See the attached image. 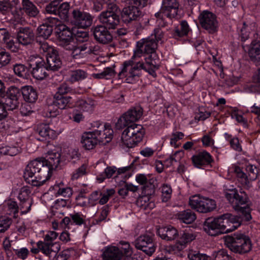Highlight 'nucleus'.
<instances>
[{"label": "nucleus", "instance_id": "nucleus-1", "mask_svg": "<svg viewBox=\"0 0 260 260\" xmlns=\"http://www.w3.org/2000/svg\"><path fill=\"white\" fill-rule=\"evenodd\" d=\"M60 153L56 150L49 151L46 158L36 159L26 167L23 174L25 180L34 186L42 185L51 176V171L55 169L60 162Z\"/></svg>", "mask_w": 260, "mask_h": 260}, {"label": "nucleus", "instance_id": "nucleus-2", "mask_svg": "<svg viewBox=\"0 0 260 260\" xmlns=\"http://www.w3.org/2000/svg\"><path fill=\"white\" fill-rule=\"evenodd\" d=\"M164 32L160 28L154 29L153 34L147 38L142 39L138 41V44L142 47L146 54H149L148 57L145 58V62H148L154 69H158L159 66L156 64L157 58L155 50L157 48V42L161 41L164 37Z\"/></svg>", "mask_w": 260, "mask_h": 260}, {"label": "nucleus", "instance_id": "nucleus-3", "mask_svg": "<svg viewBox=\"0 0 260 260\" xmlns=\"http://www.w3.org/2000/svg\"><path fill=\"white\" fill-rule=\"evenodd\" d=\"M150 64L148 62L144 63L140 61H138L136 64H134L133 60L126 61L123 63V67L118 74V76L119 78L126 77L127 82H132L133 80L139 78L140 71L143 69L153 77H155L156 69L152 68Z\"/></svg>", "mask_w": 260, "mask_h": 260}, {"label": "nucleus", "instance_id": "nucleus-4", "mask_svg": "<svg viewBox=\"0 0 260 260\" xmlns=\"http://www.w3.org/2000/svg\"><path fill=\"white\" fill-rule=\"evenodd\" d=\"M225 243L232 252L240 254L249 252L252 248L249 237L243 234L236 233L225 239Z\"/></svg>", "mask_w": 260, "mask_h": 260}, {"label": "nucleus", "instance_id": "nucleus-5", "mask_svg": "<svg viewBox=\"0 0 260 260\" xmlns=\"http://www.w3.org/2000/svg\"><path fill=\"white\" fill-rule=\"evenodd\" d=\"M145 131L142 125L132 124L127 126L121 135L123 144L128 148H133L142 140Z\"/></svg>", "mask_w": 260, "mask_h": 260}, {"label": "nucleus", "instance_id": "nucleus-6", "mask_svg": "<svg viewBox=\"0 0 260 260\" xmlns=\"http://www.w3.org/2000/svg\"><path fill=\"white\" fill-rule=\"evenodd\" d=\"M117 10L116 5H109L107 10L101 12L98 17L101 24L110 29H115L119 23V17L116 13Z\"/></svg>", "mask_w": 260, "mask_h": 260}, {"label": "nucleus", "instance_id": "nucleus-7", "mask_svg": "<svg viewBox=\"0 0 260 260\" xmlns=\"http://www.w3.org/2000/svg\"><path fill=\"white\" fill-rule=\"evenodd\" d=\"M189 205L192 209L204 213L212 211L216 207L214 200L200 196L191 197L189 198Z\"/></svg>", "mask_w": 260, "mask_h": 260}, {"label": "nucleus", "instance_id": "nucleus-8", "mask_svg": "<svg viewBox=\"0 0 260 260\" xmlns=\"http://www.w3.org/2000/svg\"><path fill=\"white\" fill-rule=\"evenodd\" d=\"M143 109L135 107L129 109L118 119L115 126L117 129H122L137 121L142 116Z\"/></svg>", "mask_w": 260, "mask_h": 260}, {"label": "nucleus", "instance_id": "nucleus-9", "mask_svg": "<svg viewBox=\"0 0 260 260\" xmlns=\"http://www.w3.org/2000/svg\"><path fill=\"white\" fill-rule=\"evenodd\" d=\"M28 68L31 69L33 77L38 80H43L47 76L46 63L39 56H30L28 60Z\"/></svg>", "mask_w": 260, "mask_h": 260}, {"label": "nucleus", "instance_id": "nucleus-10", "mask_svg": "<svg viewBox=\"0 0 260 260\" xmlns=\"http://www.w3.org/2000/svg\"><path fill=\"white\" fill-rule=\"evenodd\" d=\"M58 234L54 231L49 232L45 236L44 241H39L37 246L41 251L46 255H55L58 250V244L54 241L57 238Z\"/></svg>", "mask_w": 260, "mask_h": 260}, {"label": "nucleus", "instance_id": "nucleus-11", "mask_svg": "<svg viewBox=\"0 0 260 260\" xmlns=\"http://www.w3.org/2000/svg\"><path fill=\"white\" fill-rule=\"evenodd\" d=\"M134 243L137 249L143 251L149 256L151 255L156 249L153 235L150 234L140 236L135 240Z\"/></svg>", "mask_w": 260, "mask_h": 260}, {"label": "nucleus", "instance_id": "nucleus-12", "mask_svg": "<svg viewBox=\"0 0 260 260\" xmlns=\"http://www.w3.org/2000/svg\"><path fill=\"white\" fill-rule=\"evenodd\" d=\"M110 29L105 25L98 24L92 26L91 29L94 39L100 44H107L113 40V36Z\"/></svg>", "mask_w": 260, "mask_h": 260}, {"label": "nucleus", "instance_id": "nucleus-13", "mask_svg": "<svg viewBox=\"0 0 260 260\" xmlns=\"http://www.w3.org/2000/svg\"><path fill=\"white\" fill-rule=\"evenodd\" d=\"M199 19L202 27L209 33L217 31L218 22L216 16L212 13L205 11L200 15Z\"/></svg>", "mask_w": 260, "mask_h": 260}, {"label": "nucleus", "instance_id": "nucleus-14", "mask_svg": "<svg viewBox=\"0 0 260 260\" xmlns=\"http://www.w3.org/2000/svg\"><path fill=\"white\" fill-rule=\"evenodd\" d=\"M72 16V22L79 27L85 28L91 26L92 23L93 17L89 13L78 9L73 10Z\"/></svg>", "mask_w": 260, "mask_h": 260}, {"label": "nucleus", "instance_id": "nucleus-15", "mask_svg": "<svg viewBox=\"0 0 260 260\" xmlns=\"http://www.w3.org/2000/svg\"><path fill=\"white\" fill-rule=\"evenodd\" d=\"M231 193H225V196L235 210H239L246 205L248 197L244 191L239 193L237 190H232Z\"/></svg>", "mask_w": 260, "mask_h": 260}, {"label": "nucleus", "instance_id": "nucleus-16", "mask_svg": "<svg viewBox=\"0 0 260 260\" xmlns=\"http://www.w3.org/2000/svg\"><path fill=\"white\" fill-rule=\"evenodd\" d=\"M222 218L221 216L217 218H208L204 223V230L209 235L215 236L222 234Z\"/></svg>", "mask_w": 260, "mask_h": 260}, {"label": "nucleus", "instance_id": "nucleus-17", "mask_svg": "<svg viewBox=\"0 0 260 260\" xmlns=\"http://www.w3.org/2000/svg\"><path fill=\"white\" fill-rule=\"evenodd\" d=\"M179 7V0H162L161 12L167 18H174L178 15Z\"/></svg>", "mask_w": 260, "mask_h": 260}, {"label": "nucleus", "instance_id": "nucleus-18", "mask_svg": "<svg viewBox=\"0 0 260 260\" xmlns=\"http://www.w3.org/2000/svg\"><path fill=\"white\" fill-rule=\"evenodd\" d=\"M58 42L59 45L65 49L72 48L75 43L72 31L65 25L59 33Z\"/></svg>", "mask_w": 260, "mask_h": 260}, {"label": "nucleus", "instance_id": "nucleus-19", "mask_svg": "<svg viewBox=\"0 0 260 260\" xmlns=\"http://www.w3.org/2000/svg\"><path fill=\"white\" fill-rule=\"evenodd\" d=\"M17 39L23 46L30 45L34 42L35 34L30 27H20L17 32Z\"/></svg>", "mask_w": 260, "mask_h": 260}, {"label": "nucleus", "instance_id": "nucleus-20", "mask_svg": "<svg viewBox=\"0 0 260 260\" xmlns=\"http://www.w3.org/2000/svg\"><path fill=\"white\" fill-rule=\"evenodd\" d=\"M141 14V12L137 6H131L123 8L122 17L125 22L129 23L132 21L137 20Z\"/></svg>", "mask_w": 260, "mask_h": 260}, {"label": "nucleus", "instance_id": "nucleus-21", "mask_svg": "<svg viewBox=\"0 0 260 260\" xmlns=\"http://www.w3.org/2000/svg\"><path fill=\"white\" fill-rule=\"evenodd\" d=\"M98 129L95 130V135L99 138V141L106 143L110 142L113 136V131L109 124H100Z\"/></svg>", "mask_w": 260, "mask_h": 260}, {"label": "nucleus", "instance_id": "nucleus-22", "mask_svg": "<svg viewBox=\"0 0 260 260\" xmlns=\"http://www.w3.org/2000/svg\"><path fill=\"white\" fill-rule=\"evenodd\" d=\"M98 141L99 138L94 131L84 133L82 137L81 143L86 149L90 150L95 147Z\"/></svg>", "mask_w": 260, "mask_h": 260}, {"label": "nucleus", "instance_id": "nucleus-23", "mask_svg": "<svg viewBox=\"0 0 260 260\" xmlns=\"http://www.w3.org/2000/svg\"><path fill=\"white\" fill-rule=\"evenodd\" d=\"M45 63L48 71H56L60 69L62 66V61L57 51L47 55Z\"/></svg>", "mask_w": 260, "mask_h": 260}, {"label": "nucleus", "instance_id": "nucleus-24", "mask_svg": "<svg viewBox=\"0 0 260 260\" xmlns=\"http://www.w3.org/2000/svg\"><path fill=\"white\" fill-rule=\"evenodd\" d=\"M157 234L162 239L172 241L179 236L178 231L172 226L162 227L158 229Z\"/></svg>", "mask_w": 260, "mask_h": 260}, {"label": "nucleus", "instance_id": "nucleus-25", "mask_svg": "<svg viewBox=\"0 0 260 260\" xmlns=\"http://www.w3.org/2000/svg\"><path fill=\"white\" fill-rule=\"evenodd\" d=\"M194 165L198 168L209 165L212 159L211 155L206 151L201 152L192 157Z\"/></svg>", "mask_w": 260, "mask_h": 260}, {"label": "nucleus", "instance_id": "nucleus-26", "mask_svg": "<svg viewBox=\"0 0 260 260\" xmlns=\"http://www.w3.org/2000/svg\"><path fill=\"white\" fill-rule=\"evenodd\" d=\"M53 105L57 107L60 109L70 108L73 106L72 98L70 96L61 95L55 94L54 96Z\"/></svg>", "mask_w": 260, "mask_h": 260}, {"label": "nucleus", "instance_id": "nucleus-27", "mask_svg": "<svg viewBox=\"0 0 260 260\" xmlns=\"http://www.w3.org/2000/svg\"><path fill=\"white\" fill-rule=\"evenodd\" d=\"M0 44H6V47L13 52L17 49L12 37L4 28L0 29Z\"/></svg>", "mask_w": 260, "mask_h": 260}, {"label": "nucleus", "instance_id": "nucleus-28", "mask_svg": "<svg viewBox=\"0 0 260 260\" xmlns=\"http://www.w3.org/2000/svg\"><path fill=\"white\" fill-rule=\"evenodd\" d=\"M36 132L43 139H54L56 137L55 132L50 128L47 124L40 123L38 125Z\"/></svg>", "mask_w": 260, "mask_h": 260}, {"label": "nucleus", "instance_id": "nucleus-29", "mask_svg": "<svg viewBox=\"0 0 260 260\" xmlns=\"http://www.w3.org/2000/svg\"><path fill=\"white\" fill-rule=\"evenodd\" d=\"M175 216L180 221L186 224L191 223L196 219V214L189 209L179 212Z\"/></svg>", "mask_w": 260, "mask_h": 260}, {"label": "nucleus", "instance_id": "nucleus-30", "mask_svg": "<svg viewBox=\"0 0 260 260\" xmlns=\"http://www.w3.org/2000/svg\"><path fill=\"white\" fill-rule=\"evenodd\" d=\"M248 55L251 61L257 63L260 62V42L253 41L250 45Z\"/></svg>", "mask_w": 260, "mask_h": 260}, {"label": "nucleus", "instance_id": "nucleus-31", "mask_svg": "<svg viewBox=\"0 0 260 260\" xmlns=\"http://www.w3.org/2000/svg\"><path fill=\"white\" fill-rule=\"evenodd\" d=\"M21 93L24 100L28 103H34L38 98L36 90L30 86L23 87L21 89Z\"/></svg>", "mask_w": 260, "mask_h": 260}, {"label": "nucleus", "instance_id": "nucleus-32", "mask_svg": "<svg viewBox=\"0 0 260 260\" xmlns=\"http://www.w3.org/2000/svg\"><path fill=\"white\" fill-rule=\"evenodd\" d=\"M105 260H120L122 257V253L119 248L116 247H108L103 253Z\"/></svg>", "mask_w": 260, "mask_h": 260}, {"label": "nucleus", "instance_id": "nucleus-33", "mask_svg": "<svg viewBox=\"0 0 260 260\" xmlns=\"http://www.w3.org/2000/svg\"><path fill=\"white\" fill-rule=\"evenodd\" d=\"M22 10L29 17H36L39 13L37 7L29 0H23Z\"/></svg>", "mask_w": 260, "mask_h": 260}, {"label": "nucleus", "instance_id": "nucleus-34", "mask_svg": "<svg viewBox=\"0 0 260 260\" xmlns=\"http://www.w3.org/2000/svg\"><path fill=\"white\" fill-rule=\"evenodd\" d=\"M190 28L187 22L186 21H182L180 23V27H176L173 32L172 36L175 39H179L180 38L186 36Z\"/></svg>", "mask_w": 260, "mask_h": 260}, {"label": "nucleus", "instance_id": "nucleus-35", "mask_svg": "<svg viewBox=\"0 0 260 260\" xmlns=\"http://www.w3.org/2000/svg\"><path fill=\"white\" fill-rule=\"evenodd\" d=\"M136 180L138 183L142 185H145L144 186L143 191L145 192V194L147 195L151 194L154 192V186L152 184L150 181L152 180H150V186L147 185L148 183V180L146 175L144 174H139L136 177Z\"/></svg>", "mask_w": 260, "mask_h": 260}, {"label": "nucleus", "instance_id": "nucleus-36", "mask_svg": "<svg viewBox=\"0 0 260 260\" xmlns=\"http://www.w3.org/2000/svg\"><path fill=\"white\" fill-rule=\"evenodd\" d=\"M53 27L51 25H47V23L41 25L37 30V37L41 39V38L44 40L47 39L52 34Z\"/></svg>", "mask_w": 260, "mask_h": 260}, {"label": "nucleus", "instance_id": "nucleus-37", "mask_svg": "<svg viewBox=\"0 0 260 260\" xmlns=\"http://www.w3.org/2000/svg\"><path fill=\"white\" fill-rule=\"evenodd\" d=\"M36 43L40 53H46V56L57 51L52 46L50 45L45 40L42 41L40 38H36Z\"/></svg>", "mask_w": 260, "mask_h": 260}, {"label": "nucleus", "instance_id": "nucleus-38", "mask_svg": "<svg viewBox=\"0 0 260 260\" xmlns=\"http://www.w3.org/2000/svg\"><path fill=\"white\" fill-rule=\"evenodd\" d=\"M81 50L88 54H98L100 52V47L92 41L89 40L81 45Z\"/></svg>", "mask_w": 260, "mask_h": 260}, {"label": "nucleus", "instance_id": "nucleus-39", "mask_svg": "<svg viewBox=\"0 0 260 260\" xmlns=\"http://www.w3.org/2000/svg\"><path fill=\"white\" fill-rule=\"evenodd\" d=\"M76 106L84 111L91 112L94 108V102L90 99H81L76 102Z\"/></svg>", "mask_w": 260, "mask_h": 260}, {"label": "nucleus", "instance_id": "nucleus-40", "mask_svg": "<svg viewBox=\"0 0 260 260\" xmlns=\"http://www.w3.org/2000/svg\"><path fill=\"white\" fill-rule=\"evenodd\" d=\"M114 67L115 65L106 68L101 73L93 74L92 76L95 79H109L114 77L116 74V72L114 69Z\"/></svg>", "mask_w": 260, "mask_h": 260}, {"label": "nucleus", "instance_id": "nucleus-41", "mask_svg": "<svg viewBox=\"0 0 260 260\" xmlns=\"http://www.w3.org/2000/svg\"><path fill=\"white\" fill-rule=\"evenodd\" d=\"M58 10L57 15L64 20H67L69 17V11L70 9V5L69 3L65 2L61 4L58 1Z\"/></svg>", "mask_w": 260, "mask_h": 260}, {"label": "nucleus", "instance_id": "nucleus-42", "mask_svg": "<svg viewBox=\"0 0 260 260\" xmlns=\"http://www.w3.org/2000/svg\"><path fill=\"white\" fill-rule=\"evenodd\" d=\"M87 73L82 70H76L71 71L70 80L73 83L84 79L87 77Z\"/></svg>", "mask_w": 260, "mask_h": 260}, {"label": "nucleus", "instance_id": "nucleus-43", "mask_svg": "<svg viewBox=\"0 0 260 260\" xmlns=\"http://www.w3.org/2000/svg\"><path fill=\"white\" fill-rule=\"evenodd\" d=\"M10 53L5 49H0V69L7 66L11 60Z\"/></svg>", "mask_w": 260, "mask_h": 260}, {"label": "nucleus", "instance_id": "nucleus-44", "mask_svg": "<svg viewBox=\"0 0 260 260\" xmlns=\"http://www.w3.org/2000/svg\"><path fill=\"white\" fill-rule=\"evenodd\" d=\"M221 218H222L221 229L222 234L231 232L237 229V225L231 223L228 219H226L222 215L221 216Z\"/></svg>", "mask_w": 260, "mask_h": 260}, {"label": "nucleus", "instance_id": "nucleus-45", "mask_svg": "<svg viewBox=\"0 0 260 260\" xmlns=\"http://www.w3.org/2000/svg\"><path fill=\"white\" fill-rule=\"evenodd\" d=\"M117 169L114 167H108L105 170L103 174L99 175L97 177V180L100 182H102L106 178H111L116 172Z\"/></svg>", "mask_w": 260, "mask_h": 260}, {"label": "nucleus", "instance_id": "nucleus-46", "mask_svg": "<svg viewBox=\"0 0 260 260\" xmlns=\"http://www.w3.org/2000/svg\"><path fill=\"white\" fill-rule=\"evenodd\" d=\"M214 260H234V259L227 252L223 249L215 251L212 254Z\"/></svg>", "mask_w": 260, "mask_h": 260}, {"label": "nucleus", "instance_id": "nucleus-47", "mask_svg": "<svg viewBox=\"0 0 260 260\" xmlns=\"http://www.w3.org/2000/svg\"><path fill=\"white\" fill-rule=\"evenodd\" d=\"M13 5L9 0H0V12L3 14L11 13Z\"/></svg>", "mask_w": 260, "mask_h": 260}, {"label": "nucleus", "instance_id": "nucleus-48", "mask_svg": "<svg viewBox=\"0 0 260 260\" xmlns=\"http://www.w3.org/2000/svg\"><path fill=\"white\" fill-rule=\"evenodd\" d=\"M119 249L122 253V256H131L133 253L132 248L128 242L121 241L119 242Z\"/></svg>", "mask_w": 260, "mask_h": 260}, {"label": "nucleus", "instance_id": "nucleus-49", "mask_svg": "<svg viewBox=\"0 0 260 260\" xmlns=\"http://www.w3.org/2000/svg\"><path fill=\"white\" fill-rule=\"evenodd\" d=\"M195 236L192 234L187 232H183L180 234L179 240L181 244H183L184 248L187 243L190 242L195 239Z\"/></svg>", "mask_w": 260, "mask_h": 260}, {"label": "nucleus", "instance_id": "nucleus-50", "mask_svg": "<svg viewBox=\"0 0 260 260\" xmlns=\"http://www.w3.org/2000/svg\"><path fill=\"white\" fill-rule=\"evenodd\" d=\"M70 216L71 218L73 224H75L77 225H81L85 223V216L79 212H74L70 214Z\"/></svg>", "mask_w": 260, "mask_h": 260}, {"label": "nucleus", "instance_id": "nucleus-51", "mask_svg": "<svg viewBox=\"0 0 260 260\" xmlns=\"http://www.w3.org/2000/svg\"><path fill=\"white\" fill-rule=\"evenodd\" d=\"M246 171L247 173V177L249 182L255 180L258 176V169L253 165H248L246 167Z\"/></svg>", "mask_w": 260, "mask_h": 260}, {"label": "nucleus", "instance_id": "nucleus-52", "mask_svg": "<svg viewBox=\"0 0 260 260\" xmlns=\"http://www.w3.org/2000/svg\"><path fill=\"white\" fill-rule=\"evenodd\" d=\"M58 1H53L47 5L45 7V11L47 14L57 15L58 10Z\"/></svg>", "mask_w": 260, "mask_h": 260}, {"label": "nucleus", "instance_id": "nucleus-53", "mask_svg": "<svg viewBox=\"0 0 260 260\" xmlns=\"http://www.w3.org/2000/svg\"><path fill=\"white\" fill-rule=\"evenodd\" d=\"M172 189L170 185L164 184L161 187L162 201L167 202L171 197Z\"/></svg>", "mask_w": 260, "mask_h": 260}, {"label": "nucleus", "instance_id": "nucleus-54", "mask_svg": "<svg viewBox=\"0 0 260 260\" xmlns=\"http://www.w3.org/2000/svg\"><path fill=\"white\" fill-rule=\"evenodd\" d=\"M184 248L183 244H181L178 241L174 244L167 247L166 250L170 254H176Z\"/></svg>", "mask_w": 260, "mask_h": 260}, {"label": "nucleus", "instance_id": "nucleus-55", "mask_svg": "<svg viewBox=\"0 0 260 260\" xmlns=\"http://www.w3.org/2000/svg\"><path fill=\"white\" fill-rule=\"evenodd\" d=\"M86 169L87 167L85 165H82L79 168L77 169L73 173L71 176V179L72 180H77L79 178L86 174Z\"/></svg>", "mask_w": 260, "mask_h": 260}, {"label": "nucleus", "instance_id": "nucleus-56", "mask_svg": "<svg viewBox=\"0 0 260 260\" xmlns=\"http://www.w3.org/2000/svg\"><path fill=\"white\" fill-rule=\"evenodd\" d=\"M235 172L240 181L243 185H248L249 183L247 175L245 174L239 167H236Z\"/></svg>", "mask_w": 260, "mask_h": 260}, {"label": "nucleus", "instance_id": "nucleus-57", "mask_svg": "<svg viewBox=\"0 0 260 260\" xmlns=\"http://www.w3.org/2000/svg\"><path fill=\"white\" fill-rule=\"evenodd\" d=\"M20 96V92L19 89L15 86H11L7 91L6 99H13L19 100Z\"/></svg>", "mask_w": 260, "mask_h": 260}, {"label": "nucleus", "instance_id": "nucleus-58", "mask_svg": "<svg viewBox=\"0 0 260 260\" xmlns=\"http://www.w3.org/2000/svg\"><path fill=\"white\" fill-rule=\"evenodd\" d=\"M66 50L71 51V55L74 59H78L82 57L81 52L83 51L81 50V45L77 46L75 44H73V47L70 49H66Z\"/></svg>", "mask_w": 260, "mask_h": 260}, {"label": "nucleus", "instance_id": "nucleus-59", "mask_svg": "<svg viewBox=\"0 0 260 260\" xmlns=\"http://www.w3.org/2000/svg\"><path fill=\"white\" fill-rule=\"evenodd\" d=\"M13 70L15 74L19 77H24L26 75L27 68L22 64H15Z\"/></svg>", "mask_w": 260, "mask_h": 260}, {"label": "nucleus", "instance_id": "nucleus-60", "mask_svg": "<svg viewBox=\"0 0 260 260\" xmlns=\"http://www.w3.org/2000/svg\"><path fill=\"white\" fill-rule=\"evenodd\" d=\"M31 190L29 187L24 186L22 187L19 193L18 199L20 201L29 200V194Z\"/></svg>", "mask_w": 260, "mask_h": 260}, {"label": "nucleus", "instance_id": "nucleus-61", "mask_svg": "<svg viewBox=\"0 0 260 260\" xmlns=\"http://www.w3.org/2000/svg\"><path fill=\"white\" fill-rule=\"evenodd\" d=\"M12 223L10 218L6 217H0V232L3 233L7 231Z\"/></svg>", "mask_w": 260, "mask_h": 260}, {"label": "nucleus", "instance_id": "nucleus-62", "mask_svg": "<svg viewBox=\"0 0 260 260\" xmlns=\"http://www.w3.org/2000/svg\"><path fill=\"white\" fill-rule=\"evenodd\" d=\"M32 202V200L20 201L19 208L22 214L27 213L30 210Z\"/></svg>", "mask_w": 260, "mask_h": 260}, {"label": "nucleus", "instance_id": "nucleus-63", "mask_svg": "<svg viewBox=\"0 0 260 260\" xmlns=\"http://www.w3.org/2000/svg\"><path fill=\"white\" fill-rule=\"evenodd\" d=\"M72 189L71 187H67L63 188H59L56 194V196H61L65 198H70L72 195Z\"/></svg>", "mask_w": 260, "mask_h": 260}, {"label": "nucleus", "instance_id": "nucleus-64", "mask_svg": "<svg viewBox=\"0 0 260 260\" xmlns=\"http://www.w3.org/2000/svg\"><path fill=\"white\" fill-rule=\"evenodd\" d=\"M189 260H206L207 256L195 251H191L188 254Z\"/></svg>", "mask_w": 260, "mask_h": 260}]
</instances>
